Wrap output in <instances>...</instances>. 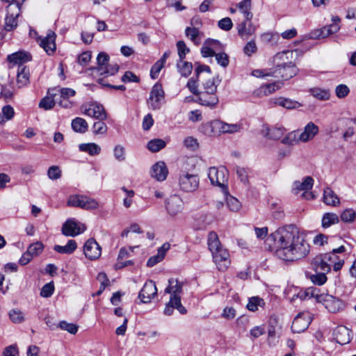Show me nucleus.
Masks as SVG:
<instances>
[{
	"instance_id": "5",
	"label": "nucleus",
	"mask_w": 356,
	"mask_h": 356,
	"mask_svg": "<svg viewBox=\"0 0 356 356\" xmlns=\"http://www.w3.org/2000/svg\"><path fill=\"white\" fill-rule=\"evenodd\" d=\"M241 129V124H228L218 120L202 125V131L207 136L235 134L239 132Z\"/></svg>"
},
{
	"instance_id": "8",
	"label": "nucleus",
	"mask_w": 356,
	"mask_h": 356,
	"mask_svg": "<svg viewBox=\"0 0 356 356\" xmlns=\"http://www.w3.org/2000/svg\"><path fill=\"white\" fill-rule=\"evenodd\" d=\"M67 206L79 207L86 210L95 209L99 204L95 199L81 195H72L69 197L67 202Z\"/></svg>"
},
{
	"instance_id": "12",
	"label": "nucleus",
	"mask_w": 356,
	"mask_h": 356,
	"mask_svg": "<svg viewBox=\"0 0 356 356\" xmlns=\"http://www.w3.org/2000/svg\"><path fill=\"white\" fill-rule=\"evenodd\" d=\"M199 178L197 175L184 172L180 175L179 184L180 188L185 192L195 191L199 186Z\"/></svg>"
},
{
	"instance_id": "52",
	"label": "nucleus",
	"mask_w": 356,
	"mask_h": 356,
	"mask_svg": "<svg viewBox=\"0 0 356 356\" xmlns=\"http://www.w3.org/2000/svg\"><path fill=\"white\" fill-rule=\"evenodd\" d=\"M326 273L321 272H316V274L312 275L310 276L311 281L317 285H323L327 281V277L325 275Z\"/></svg>"
},
{
	"instance_id": "38",
	"label": "nucleus",
	"mask_w": 356,
	"mask_h": 356,
	"mask_svg": "<svg viewBox=\"0 0 356 356\" xmlns=\"http://www.w3.org/2000/svg\"><path fill=\"white\" fill-rule=\"evenodd\" d=\"M79 149L81 152H87L90 156L98 155L101 152L100 146L94 143L80 144Z\"/></svg>"
},
{
	"instance_id": "50",
	"label": "nucleus",
	"mask_w": 356,
	"mask_h": 356,
	"mask_svg": "<svg viewBox=\"0 0 356 356\" xmlns=\"http://www.w3.org/2000/svg\"><path fill=\"white\" fill-rule=\"evenodd\" d=\"M113 156L119 162H123L126 159V152L124 147L121 145H117L113 148Z\"/></svg>"
},
{
	"instance_id": "7",
	"label": "nucleus",
	"mask_w": 356,
	"mask_h": 356,
	"mask_svg": "<svg viewBox=\"0 0 356 356\" xmlns=\"http://www.w3.org/2000/svg\"><path fill=\"white\" fill-rule=\"evenodd\" d=\"M108 60L109 56L106 53H99L97 58V67L92 70L104 77L114 75L118 72L119 67L116 63L109 64Z\"/></svg>"
},
{
	"instance_id": "9",
	"label": "nucleus",
	"mask_w": 356,
	"mask_h": 356,
	"mask_svg": "<svg viewBox=\"0 0 356 356\" xmlns=\"http://www.w3.org/2000/svg\"><path fill=\"white\" fill-rule=\"evenodd\" d=\"M208 177L211 184L222 189H225L227 184V171L223 168L211 167L208 171Z\"/></svg>"
},
{
	"instance_id": "64",
	"label": "nucleus",
	"mask_w": 356,
	"mask_h": 356,
	"mask_svg": "<svg viewBox=\"0 0 356 356\" xmlns=\"http://www.w3.org/2000/svg\"><path fill=\"white\" fill-rule=\"evenodd\" d=\"M279 88H280V86L277 83H268V84H266L265 86H263L261 88L262 92L266 95H270V94L275 92Z\"/></svg>"
},
{
	"instance_id": "11",
	"label": "nucleus",
	"mask_w": 356,
	"mask_h": 356,
	"mask_svg": "<svg viewBox=\"0 0 356 356\" xmlns=\"http://www.w3.org/2000/svg\"><path fill=\"white\" fill-rule=\"evenodd\" d=\"M312 321V314L309 312H303L298 314L291 325V330L294 333L305 332Z\"/></svg>"
},
{
	"instance_id": "44",
	"label": "nucleus",
	"mask_w": 356,
	"mask_h": 356,
	"mask_svg": "<svg viewBox=\"0 0 356 356\" xmlns=\"http://www.w3.org/2000/svg\"><path fill=\"white\" fill-rule=\"evenodd\" d=\"M15 114L13 108L10 106H4L2 108L1 113H0V123H4L7 120H11Z\"/></svg>"
},
{
	"instance_id": "15",
	"label": "nucleus",
	"mask_w": 356,
	"mask_h": 356,
	"mask_svg": "<svg viewBox=\"0 0 356 356\" xmlns=\"http://www.w3.org/2000/svg\"><path fill=\"white\" fill-rule=\"evenodd\" d=\"M223 50L222 44L216 40L207 39L201 49L202 56L204 58L213 56Z\"/></svg>"
},
{
	"instance_id": "32",
	"label": "nucleus",
	"mask_w": 356,
	"mask_h": 356,
	"mask_svg": "<svg viewBox=\"0 0 356 356\" xmlns=\"http://www.w3.org/2000/svg\"><path fill=\"white\" fill-rule=\"evenodd\" d=\"M273 103L275 105L282 106L286 109H296L301 106V104L298 102L282 97L273 99Z\"/></svg>"
},
{
	"instance_id": "63",
	"label": "nucleus",
	"mask_w": 356,
	"mask_h": 356,
	"mask_svg": "<svg viewBox=\"0 0 356 356\" xmlns=\"http://www.w3.org/2000/svg\"><path fill=\"white\" fill-rule=\"evenodd\" d=\"M266 330L264 325L255 326L252 327L250 331V337L253 339H257L260 336L265 334Z\"/></svg>"
},
{
	"instance_id": "10",
	"label": "nucleus",
	"mask_w": 356,
	"mask_h": 356,
	"mask_svg": "<svg viewBox=\"0 0 356 356\" xmlns=\"http://www.w3.org/2000/svg\"><path fill=\"white\" fill-rule=\"evenodd\" d=\"M21 8L19 2L10 3L7 7V15L5 18L4 29L7 31L14 30L17 26V18L19 16Z\"/></svg>"
},
{
	"instance_id": "25",
	"label": "nucleus",
	"mask_w": 356,
	"mask_h": 356,
	"mask_svg": "<svg viewBox=\"0 0 356 356\" xmlns=\"http://www.w3.org/2000/svg\"><path fill=\"white\" fill-rule=\"evenodd\" d=\"M340 29L338 24H330L323 26L320 29H317L311 33V38L313 39L325 38L329 35L337 33Z\"/></svg>"
},
{
	"instance_id": "41",
	"label": "nucleus",
	"mask_w": 356,
	"mask_h": 356,
	"mask_svg": "<svg viewBox=\"0 0 356 356\" xmlns=\"http://www.w3.org/2000/svg\"><path fill=\"white\" fill-rule=\"evenodd\" d=\"M186 35L195 44L200 43V31L197 27H187L185 30Z\"/></svg>"
},
{
	"instance_id": "59",
	"label": "nucleus",
	"mask_w": 356,
	"mask_h": 356,
	"mask_svg": "<svg viewBox=\"0 0 356 356\" xmlns=\"http://www.w3.org/2000/svg\"><path fill=\"white\" fill-rule=\"evenodd\" d=\"M350 92L348 87L345 84H340L335 88V93L338 98H344Z\"/></svg>"
},
{
	"instance_id": "24",
	"label": "nucleus",
	"mask_w": 356,
	"mask_h": 356,
	"mask_svg": "<svg viewBox=\"0 0 356 356\" xmlns=\"http://www.w3.org/2000/svg\"><path fill=\"white\" fill-rule=\"evenodd\" d=\"M350 334L351 331L343 325L338 326L333 332L336 341L341 345L347 344L350 341Z\"/></svg>"
},
{
	"instance_id": "55",
	"label": "nucleus",
	"mask_w": 356,
	"mask_h": 356,
	"mask_svg": "<svg viewBox=\"0 0 356 356\" xmlns=\"http://www.w3.org/2000/svg\"><path fill=\"white\" fill-rule=\"evenodd\" d=\"M213 56H215L216 60L220 66L223 67H226L228 66L229 60V56L225 52L220 51L217 53L216 54H214Z\"/></svg>"
},
{
	"instance_id": "2",
	"label": "nucleus",
	"mask_w": 356,
	"mask_h": 356,
	"mask_svg": "<svg viewBox=\"0 0 356 356\" xmlns=\"http://www.w3.org/2000/svg\"><path fill=\"white\" fill-rule=\"evenodd\" d=\"M289 56H292V52L284 51L277 53L273 57V67L270 69L272 76L287 80L297 74L298 70L295 64L289 59Z\"/></svg>"
},
{
	"instance_id": "57",
	"label": "nucleus",
	"mask_w": 356,
	"mask_h": 356,
	"mask_svg": "<svg viewBox=\"0 0 356 356\" xmlns=\"http://www.w3.org/2000/svg\"><path fill=\"white\" fill-rule=\"evenodd\" d=\"M184 146L191 150L195 151L198 147V143L196 138L192 136H188L184 140Z\"/></svg>"
},
{
	"instance_id": "21",
	"label": "nucleus",
	"mask_w": 356,
	"mask_h": 356,
	"mask_svg": "<svg viewBox=\"0 0 356 356\" xmlns=\"http://www.w3.org/2000/svg\"><path fill=\"white\" fill-rule=\"evenodd\" d=\"M330 256L324 254L314 258L312 264L316 272L327 273L330 270V264L328 263V260H330Z\"/></svg>"
},
{
	"instance_id": "14",
	"label": "nucleus",
	"mask_w": 356,
	"mask_h": 356,
	"mask_svg": "<svg viewBox=\"0 0 356 356\" xmlns=\"http://www.w3.org/2000/svg\"><path fill=\"white\" fill-rule=\"evenodd\" d=\"M81 109L84 115L98 120H105L107 118L106 110L101 104L93 103L88 106H82Z\"/></svg>"
},
{
	"instance_id": "29",
	"label": "nucleus",
	"mask_w": 356,
	"mask_h": 356,
	"mask_svg": "<svg viewBox=\"0 0 356 356\" xmlns=\"http://www.w3.org/2000/svg\"><path fill=\"white\" fill-rule=\"evenodd\" d=\"M314 185V179L307 176L304 178L302 181H296L293 185V191L295 194H298L300 191L306 192L313 187Z\"/></svg>"
},
{
	"instance_id": "46",
	"label": "nucleus",
	"mask_w": 356,
	"mask_h": 356,
	"mask_svg": "<svg viewBox=\"0 0 356 356\" xmlns=\"http://www.w3.org/2000/svg\"><path fill=\"white\" fill-rule=\"evenodd\" d=\"M166 145L165 142L162 139H153L148 142L147 148L152 152H156L164 148Z\"/></svg>"
},
{
	"instance_id": "43",
	"label": "nucleus",
	"mask_w": 356,
	"mask_h": 356,
	"mask_svg": "<svg viewBox=\"0 0 356 356\" xmlns=\"http://www.w3.org/2000/svg\"><path fill=\"white\" fill-rule=\"evenodd\" d=\"M310 92L313 97L319 100H327L330 97V92L329 90L321 89L319 88L311 89Z\"/></svg>"
},
{
	"instance_id": "62",
	"label": "nucleus",
	"mask_w": 356,
	"mask_h": 356,
	"mask_svg": "<svg viewBox=\"0 0 356 356\" xmlns=\"http://www.w3.org/2000/svg\"><path fill=\"white\" fill-rule=\"evenodd\" d=\"M54 291V284L52 283L45 284L40 291V296L44 298L50 297Z\"/></svg>"
},
{
	"instance_id": "39",
	"label": "nucleus",
	"mask_w": 356,
	"mask_h": 356,
	"mask_svg": "<svg viewBox=\"0 0 356 356\" xmlns=\"http://www.w3.org/2000/svg\"><path fill=\"white\" fill-rule=\"evenodd\" d=\"M177 67L183 76L187 77L191 74L193 65L190 62L185 61L184 59H181L177 61Z\"/></svg>"
},
{
	"instance_id": "27",
	"label": "nucleus",
	"mask_w": 356,
	"mask_h": 356,
	"mask_svg": "<svg viewBox=\"0 0 356 356\" xmlns=\"http://www.w3.org/2000/svg\"><path fill=\"white\" fill-rule=\"evenodd\" d=\"M7 60L13 65H17L18 67H21L24 66V63L31 60V56L26 52L18 51L9 55Z\"/></svg>"
},
{
	"instance_id": "51",
	"label": "nucleus",
	"mask_w": 356,
	"mask_h": 356,
	"mask_svg": "<svg viewBox=\"0 0 356 356\" xmlns=\"http://www.w3.org/2000/svg\"><path fill=\"white\" fill-rule=\"evenodd\" d=\"M58 327L63 330H66L70 334H76L78 331V326L74 323H70L65 321H60L58 325Z\"/></svg>"
},
{
	"instance_id": "20",
	"label": "nucleus",
	"mask_w": 356,
	"mask_h": 356,
	"mask_svg": "<svg viewBox=\"0 0 356 356\" xmlns=\"http://www.w3.org/2000/svg\"><path fill=\"white\" fill-rule=\"evenodd\" d=\"M184 207V203L181 198L177 195H171L165 201V208L168 213L175 216L180 213Z\"/></svg>"
},
{
	"instance_id": "35",
	"label": "nucleus",
	"mask_w": 356,
	"mask_h": 356,
	"mask_svg": "<svg viewBox=\"0 0 356 356\" xmlns=\"http://www.w3.org/2000/svg\"><path fill=\"white\" fill-rule=\"evenodd\" d=\"M207 244L211 254L217 250H219L220 248H223L219 241L217 234L214 232H211L208 234Z\"/></svg>"
},
{
	"instance_id": "45",
	"label": "nucleus",
	"mask_w": 356,
	"mask_h": 356,
	"mask_svg": "<svg viewBox=\"0 0 356 356\" xmlns=\"http://www.w3.org/2000/svg\"><path fill=\"white\" fill-rule=\"evenodd\" d=\"M56 104V100L54 97L47 94L46 97L40 100L39 107L44 110H50L54 108Z\"/></svg>"
},
{
	"instance_id": "36",
	"label": "nucleus",
	"mask_w": 356,
	"mask_h": 356,
	"mask_svg": "<svg viewBox=\"0 0 356 356\" xmlns=\"http://www.w3.org/2000/svg\"><path fill=\"white\" fill-rule=\"evenodd\" d=\"M240 12L243 14L245 19L252 20L253 14L251 12V0H243L236 5Z\"/></svg>"
},
{
	"instance_id": "23",
	"label": "nucleus",
	"mask_w": 356,
	"mask_h": 356,
	"mask_svg": "<svg viewBox=\"0 0 356 356\" xmlns=\"http://www.w3.org/2000/svg\"><path fill=\"white\" fill-rule=\"evenodd\" d=\"M236 29L238 35L243 39H248L256 31V26L251 22V20L246 19L238 24Z\"/></svg>"
},
{
	"instance_id": "48",
	"label": "nucleus",
	"mask_w": 356,
	"mask_h": 356,
	"mask_svg": "<svg viewBox=\"0 0 356 356\" xmlns=\"http://www.w3.org/2000/svg\"><path fill=\"white\" fill-rule=\"evenodd\" d=\"M92 132L95 135L106 134L108 130V127L104 120H99L95 122L92 127Z\"/></svg>"
},
{
	"instance_id": "53",
	"label": "nucleus",
	"mask_w": 356,
	"mask_h": 356,
	"mask_svg": "<svg viewBox=\"0 0 356 356\" xmlns=\"http://www.w3.org/2000/svg\"><path fill=\"white\" fill-rule=\"evenodd\" d=\"M177 48L179 60L184 59L186 55L190 51V49L186 47V43L182 40L177 42Z\"/></svg>"
},
{
	"instance_id": "34",
	"label": "nucleus",
	"mask_w": 356,
	"mask_h": 356,
	"mask_svg": "<svg viewBox=\"0 0 356 356\" xmlns=\"http://www.w3.org/2000/svg\"><path fill=\"white\" fill-rule=\"evenodd\" d=\"M169 286L165 289V293H170L171 296L176 298H181L179 294L182 291L183 283L179 282L177 280L170 279L168 280Z\"/></svg>"
},
{
	"instance_id": "56",
	"label": "nucleus",
	"mask_w": 356,
	"mask_h": 356,
	"mask_svg": "<svg viewBox=\"0 0 356 356\" xmlns=\"http://www.w3.org/2000/svg\"><path fill=\"white\" fill-rule=\"evenodd\" d=\"M43 250V245L41 242H36V243H34L33 244H31L28 249H27V251L31 253V254L32 256L34 257H36L38 255H39L42 251Z\"/></svg>"
},
{
	"instance_id": "6",
	"label": "nucleus",
	"mask_w": 356,
	"mask_h": 356,
	"mask_svg": "<svg viewBox=\"0 0 356 356\" xmlns=\"http://www.w3.org/2000/svg\"><path fill=\"white\" fill-rule=\"evenodd\" d=\"M48 95L54 97L56 104L65 108L74 106L71 98L76 95V91L70 88H54L48 90Z\"/></svg>"
},
{
	"instance_id": "37",
	"label": "nucleus",
	"mask_w": 356,
	"mask_h": 356,
	"mask_svg": "<svg viewBox=\"0 0 356 356\" xmlns=\"http://www.w3.org/2000/svg\"><path fill=\"white\" fill-rule=\"evenodd\" d=\"M72 128L77 133L83 134L88 131V122L81 118L77 117L72 121Z\"/></svg>"
},
{
	"instance_id": "30",
	"label": "nucleus",
	"mask_w": 356,
	"mask_h": 356,
	"mask_svg": "<svg viewBox=\"0 0 356 356\" xmlns=\"http://www.w3.org/2000/svg\"><path fill=\"white\" fill-rule=\"evenodd\" d=\"M168 170L163 162H157L155 163L151 170V175L158 181H163L166 179Z\"/></svg>"
},
{
	"instance_id": "13",
	"label": "nucleus",
	"mask_w": 356,
	"mask_h": 356,
	"mask_svg": "<svg viewBox=\"0 0 356 356\" xmlns=\"http://www.w3.org/2000/svg\"><path fill=\"white\" fill-rule=\"evenodd\" d=\"M164 91L161 84L156 83L152 88L147 99L148 106L153 110H159L161 106V100L164 98Z\"/></svg>"
},
{
	"instance_id": "16",
	"label": "nucleus",
	"mask_w": 356,
	"mask_h": 356,
	"mask_svg": "<svg viewBox=\"0 0 356 356\" xmlns=\"http://www.w3.org/2000/svg\"><path fill=\"white\" fill-rule=\"evenodd\" d=\"M86 227L74 219L67 220L63 225L62 233L67 236H76L83 232Z\"/></svg>"
},
{
	"instance_id": "47",
	"label": "nucleus",
	"mask_w": 356,
	"mask_h": 356,
	"mask_svg": "<svg viewBox=\"0 0 356 356\" xmlns=\"http://www.w3.org/2000/svg\"><path fill=\"white\" fill-rule=\"evenodd\" d=\"M264 305V301L259 297H252L249 299V302L247 305L248 310L255 312L258 309L259 307H263Z\"/></svg>"
},
{
	"instance_id": "3",
	"label": "nucleus",
	"mask_w": 356,
	"mask_h": 356,
	"mask_svg": "<svg viewBox=\"0 0 356 356\" xmlns=\"http://www.w3.org/2000/svg\"><path fill=\"white\" fill-rule=\"evenodd\" d=\"M317 289L313 287L307 288L303 293H300L302 299L315 297L318 302H321L324 307L332 313H337L343 309L345 304L342 300L329 294H320L316 293Z\"/></svg>"
},
{
	"instance_id": "60",
	"label": "nucleus",
	"mask_w": 356,
	"mask_h": 356,
	"mask_svg": "<svg viewBox=\"0 0 356 356\" xmlns=\"http://www.w3.org/2000/svg\"><path fill=\"white\" fill-rule=\"evenodd\" d=\"M47 175L50 179H58L61 177V171L59 167L53 165L49 168Z\"/></svg>"
},
{
	"instance_id": "1",
	"label": "nucleus",
	"mask_w": 356,
	"mask_h": 356,
	"mask_svg": "<svg viewBox=\"0 0 356 356\" xmlns=\"http://www.w3.org/2000/svg\"><path fill=\"white\" fill-rule=\"evenodd\" d=\"M266 244L276 256L284 261L300 259L309 252V245L299 234L298 229L292 225L277 229L270 234Z\"/></svg>"
},
{
	"instance_id": "4",
	"label": "nucleus",
	"mask_w": 356,
	"mask_h": 356,
	"mask_svg": "<svg viewBox=\"0 0 356 356\" xmlns=\"http://www.w3.org/2000/svg\"><path fill=\"white\" fill-rule=\"evenodd\" d=\"M217 86L215 79L207 80L202 84V89L198 93L197 102L204 106L215 107L219 102L216 95Z\"/></svg>"
},
{
	"instance_id": "19",
	"label": "nucleus",
	"mask_w": 356,
	"mask_h": 356,
	"mask_svg": "<svg viewBox=\"0 0 356 356\" xmlns=\"http://www.w3.org/2000/svg\"><path fill=\"white\" fill-rule=\"evenodd\" d=\"M85 256L90 260L98 259L102 254V248L93 238L88 239L83 246Z\"/></svg>"
},
{
	"instance_id": "40",
	"label": "nucleus",
	"mask_w": 356,
	"mask_h": 356,
	"mask_svg": "<svg viewBox=\"0 0 356 356\" xmlns=\"http://www.w3.org/2000/svg\"><path fill=\"white\" fill-rule=\"evenodd\" d=\"M339 218L336 213H325L322 218V227L323 228H327L332 225L338 223Z\"/></svg>"
},
{
	"instance_id": "31",
	"label": "nucleus",
	"mask_w": 356,
	"mask_h": 356,
	"mask_svg": "<svg viewBox=\"0 0 356 356\" xmlns=\"http://www.w3.org/2000/svg\"><path fill=\"white\" fill-rule=\"evenodd\" d=\"M29 69L26 66L18 67L17 83L19 88L26 86L29 83Z\"/></svg>"
},
{
	"instance_id": "17",
	"label": "nucleus",
	"mask_w": 356,
	"mask_h": 356,
	"mask_svg": "<svg viewBox=\"0 0 356 356\" xmlns=\"http://www.w3.org/2000/svg\"><path fill=\"white\" fill-rule=\"evenodd\" d=\"M212 257L219 270H225L230 264L229 254L225 248H220L219 250L214 252Z\"/></svg>"
},
{
	"instance_id": "18",
	"label": "nucleus",
	"mask_w": 356,
	"mask_h": 356,
	"mask_svg": "<svg viewBox=\"0 0 356 356\" xmlns=\"http://www.w3.org/2000/svg\"><path fill=\"white\" fill-rule=\"evenodd\" d=\"M157 294L156 284L152 280L147 281L140 290L138 298L143 303H148Z\"/></svg>"
},
{
	"instance_id": "54",
	"label": "nucleus",
	"mask_w": 356,
	"mask_h": 356,
	"mask_svg": "<svg viewBox=\"0 0 356 356\" xmlns=\"http://www.w3.org/2000/svg\"><path fill=\"white\" fill-rule=\"evenodd\" d=\"M346 251V248L343 245L340 246L338 248L333 249L331 252L326 253L325 254H330V260H328V263L331 264H333L334 263L339 261V259H341L339 256H337L338 253H342Z\"/></svg>"
},
{
	"instance_id": "61",
	"label": "nucleus",
	"mask_w": 356,
	"mask_h": 356,
	"mask_svg": "<svg viewBox=\"0 0 356 356\" xmlns=\"http://www.w3.org/2000/svg\"><path fill=\"white\" fill-rule=\"evenodd\" d=\"M218 25L220 29L227 31L232 28L233 23L229 17H225L218 22Z\"/></svg>"
},
{
	"instance_id": "58",
	"label": "nucleus",
	"mask_w": 356,
	"mask_h": 356,
	"mask_svg": "<svg viewBox=\"0 0 356 356\" xmlns=\"http://www.w3.org/2000/svg\"><path fill=\"white\" fill-rule=\"evenodd\" d=\"M227 205L232 211H237L241 208L240 202L232 196H229L227 198Z\"/></svg>"
},
{
	"instance_id": "49",
	"label": "nucleus",
	"mask_w": 356,
	"mask_h": 356,
	"mask_svg": "<svg viewBox=\"0 0 356 356\" xmlns=\"http://www.w3.org/2000/svg\"><path fill=\"white\" fill-rule=\"evenodd\" d=\"M341 219L344 222H353L356 220V212L352 209H345L341 214Z\"/></svg>"
},
{
	"instance_id": "26",
	"label": "nucleus",
	"mask_w": 356,
	"mask_h": 356,
	"mask_svg": "<svg viewBox=\"0 0 356 356\" xmlns=\"http://www.w3.org/2000/svg\"><path fill=\"white\" fill-rule=\"evenodd\" d=\"M175 308L181 314H185L187 312L186 309L181 303V298L171 296L169 302L165 306L164 314L167 316H170Z\"/></svg>"
},
{
	"instance_id": "33",
	"label": "nucleus",
	"mask_w": 356,
	"mask_h": 356,
	"mask_svg": "<svg viewBox=\"0 0 356 356\" xmlns=\"http://www.w3.org/2000/svg\"><path fill=\"white\" fill-rule=\"evenodd\" d=\"M323 198L324 203L327 205L337 207L340 204L339 198L337 194L328 187L324 189Z\"/></svg>"
},
{
	"instance_id": "28",
	"label": "nucleus",
	"mask_w": 356,
	"mask_h": 356,
	"mask_svg": "<svg viewBox=\"0 0 356 356\" xmlns=\"http://www.w3.org/2000/svg\"><path fill=\"white\" fill-rule=\"evenodd\" d=\"M318 132V127L312 122H309L304 131L299 134L298 140L301 142H307L312 140Z\"/></svg>"
},
{
	"instance_id": "42",
	"label": "nucleus",
	"mask_w": 356,
	"mask_h": 356,
	"mask_svg": "<svg viewBox=\"0 0 356 356\" xmlns=\"http://www.w3.org/2000/svg\"><path fill=\"white\" fill-rule=\"evenodd\" d=\"M8 316L13 323H22L25 321L24 313L18 309H10Z\"/></svg>"
},
{
	"instance_id": "22",
	"label": "nucleus",
	"mask_w": 356,
	"mask_h": 356,
	"mask_svg": "<svg viewBox=\"0 0 356 356\" xmlns=\"http://www.w3.org/2000/svg\"><path fill=\"white\" fill-rule=\"evenodd\" d=\"M56 34L51 31H49L47 36L39 39L40 47L48 54H51L56 50Z\"/></svg>"
}]
</instances>
